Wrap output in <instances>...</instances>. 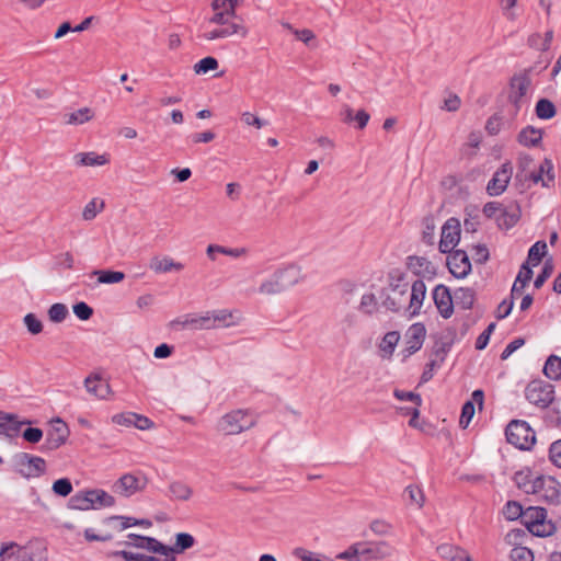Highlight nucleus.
<instances>
[{
    "instance_id": "nucleus-1",
    "label": "nucleus",
    "mask_w": 561,
    "mask_h": 561,
    "mask_svg": "<svg viewBox=\"0 0 561 561\" xmlns=\"http://www.w3.org/2000/svg\"><path fill=\"white\" fill-rule=\"evenodd\" d=\"M0 561H47L46 548L41 542L26 546L9 542L1 547Z\"/></svg>"
},
{
    "instance_id": "nucleus-2",
    "label": "nucleus",
    "mask_w": 561,
    "mask_h": 561,
    "mask_svg": "<svg viewBox=\"0 0 561 561\" xmlns=\"http://www.w3.org/2000/svg\"><path fill=\"white\" fill-rule=\"evenodd\" d=\"M256 416L249 410H232L220 417L217 430L225 435H237L252 428Z\"/></svg>"
},
{
    "instance_id": "nucleus-3",
    "label": "nucleus",
    "mask_w": 561,
    "mask_h": 561,
    "mask_svg": "<svg viewBox=\"0 0 561 561\" xmlns=\"http://www.w3.org/2000/svg\"><path fill=\"white\" fill-rule=\"evenodd\" d=\"M522 523L527 530L537 537H548L554 534L556 525L547 518V511L539 506L525 508Z\"/></svg>"
},
{
    "instance_id": "nucleus-4",
    "label": "nucleus",
    "mask_w": 561,
    "mask_h": 561,
    "mask_svg": "<svg viewBox=\"0 0 561 561\" xmlns=\"http://www.w3.org/2000/svg\"><path fill=\"white\" fill-rule=\"evenodd\" d=\"M506 439L515 447L528 450L536 442L534 430L526 421L513 420L505 430Z\"/></svg>"
},
{
    "instance_id": "nucleus-5",
    "label": "nucleus",
    "mask_w": 561,
    "mask_h": 561,
    "mask_svg": "<svg viewBox=\"0 0 561 561\" xmlns=\"http://www.w3.org/2000/svg\"><path fill=\"white\" fill-rule=\"evenodd\" d=\"M525 397L529 403L546 409L554 400V386L541 379L531 380L525 389Z\"/></svg>"
},
{
    "instance_id": "nucleus-6",
    "label": "nucleus",
    "mask_w": 561,
    "mask_h": 561,
    "mask_svg": "<svg viewBox=\"0 0 561 561\" xmlns=\"http://www.w3.org/2000/svg\"><path fill=\"white\" fill-rule=\"evenodd\" d=\"M14 467L23 478H38L46 472V461L39 456L28 453H19L13 457Z\"/></svg>"
},
{
    "instance_id": "nucleus-7",
    "label": "nucleus",
    "mask_w": 561,
    "mask_h": 561,
    "mask_svg": "<svg viewBox=\"0 0 561 561\" xmlns=\"http://www.w3.org/2000/svg\"><path fill=\"white\" fill-rule=\"evenodd\" d=\"M529 494L549 503L557 504L561 497V483L551 476H537Z\"/></svg>"
},
{
    "instance_id": "nucleus-8",
    "label": "nucleus",
    "mask_w": 561,
    "mask_h": 561,
    "mask_svg": "<svg viewBox=\"0 0 561 561\" xmlns=\"http://www.w3.org/2000/svg\"><path fill=\"white\" fill-rule=\"evenodd\" d=\"M533 71V68L525 69L524 71L515 75L511 79V92L508 95L510 102L514 104L516 110H519L524 98L526 96L530 85H531V78L530 73Z\"/></svg>"
},
{
    "instance_id": "nucleus-9",
    "label": "nucleus",
    "mask_w": 561,
    "mask_h": 561,
    "mask_svg": "<svg viewBox=\"0 0 561 561\" xmlns=\"http://www.w3.org/2000/svg\"><path fill=\"white\" fill-rule=\"evenodd\" d=\"M68 425L59 417L53 421L51 428L47 432L45 442L39 447L43 453L58 449L69 437Z\"/></svg>"
},
{
    "instance_id": "nucleus-10",
    "label": "nucleus",
    "mask_w": 561,
    "mask_h": 561,
    "mask_svg": "<svg viewBox=\"0 0 561 561\" xmlns=\"http://www.w3.org/2000/svg\"><path fill=\"white\" fill-rule=\"evenodd\" d=\"M460 221L455 218H448L442 227L439 240V251L444 254L450 253L460 240Z\"/></svg>"
},
{
    "instance_id": "nucleus-11",
    "label": "nucleus",
    "mask_w": 561,
    "mask_h": 561,
    "mask_svg": "<svg viewBox=\"0 0 561 561\" xmlns=\"http://www.w3.org/2000/svg\"><path fill=\"white\" fill-rule=\"evenodd\" d=\"M362 561H380L392 556L393 547L387 541H360Z\"/></svg>"
},
{
    "instance_id": "nucleus-12",
    "label": "nucleus",
    "mask_w": 561,
    "mask_h": 561,
    "mask_svg": "<svg viewBox=\"0 0 561 561\" xmlns=\"http://www.w3.org/2000/svg\"><path fill=\"white\" fill-rule=\"evenodd\" d=\"M513 174L511 162H505L495 171L486 185V193L490 196H499L505 192Z\"/></svg>"
},
{
    "instance_id": "nucleus-13",
    "label": "nucleus",
    "mask_w": 561,
    "mask_h": 561,
    "mask_svg": "<svg viewBox=\"0 0 561 561\" xmlns=\"http://www.w3.org/2000/svg\"><path fill=\"white\" fill-rule=\"evenodd\" d=\"M448 254L447 266L449 272L457 278H465L471 272V263L467 252L456 250Z\"/></svg>"
},
{
    "instance_id": "nucleus-14",
    "label": "nucleus",
    "mask_w": 561,
    "mask_h": 561,
    "mask_svg": "<svg viewBox=\"0 0 561 561\" xmlns=\"http://www.w3.org/2000/svg\"><path fill=\"white\" fill-rule=\"evenodd\" d=\"M146 485V479L141 476L126 473L114 484V491L123 496L129 497L141 491Z\"/></svg>"
},
{
    "instance_id": "nucleus-15",
    "label": "nucleus",
    "mask_w": 561,
    "mask_h": 561,
    "mask_svg": "<svg viewBox=\"0 0 561 561\" xmlns=\"http://www.w3.org/2000/svg\"><path fill=\"white\" fill-rule=\"evenodd\" d=\"M434 304L444 319L451 317L454 312V300L447 286L439 284L432 291Z\"/></svg>"
},
{
    "instance_id": "nucleus-16",
    "label": "nucleus",
    "mask_w": 561,
    "mask_h": 561,
    "mask_svg": "<svg viewBox=\"0 0 561 561\" xmlns=\"http://www.w3.org/2000/svg\"><path fill=\"white\" fill-rule=\"evenodd\" d=\"M234 34L245 37L248 35V30L242 24L232 22L231 24L219 25L217 28L206 31L201 35V37L205 41H215L219 38H227Z\"/></svg>"
},
{
    "instance_id": "nucleus-17",
    "label": "nucleus",
    "mask_w": 561,
    "mask_h": 561,
    "mask_svg": "<svg viewBox=\"0 0 561 561\" xmlns=\"http://www.w3.org/2000/svg\"><path fill=\"white\" fill-rule=\"evenodd\" d=\"M28 420L19 421L18 415L0 411V435L8 438L16 437L22 425L30 424Z\"/></svg>"
},
{
    "instance_id": "nucleus-18",
    "label": "nucleus",
    "mask_w": 561,
    "mask_h": 561,
    "mask_svg": "<svg viewBox=\"0 0 561 561\" xmlns=\"http://www.w3.org/2000/svg\"><path fill=\"white\" fill-rule=\"evenodd\" d=\"M425 297L426 285L422 279H416L411 285L410 301L407 308L410 317H416L420 314Z\"/></svg>"
},
{
    "instance_id": "nucleus-19",
    "label": "nucleus",
    "mask_w": 561,
    "mask_h": 561,
    "mask_svg": "<svg viewBox=\"0 0 561 561\" xmlns=\"http://www.w3.org/2000/svg\"><path fill=\"white\" fill-rule=\"evenodd\" d=\"M174 324L180 325L182 329L191 330H211L214 322L210 320L209 311L203 316L186 314L184 318H179L173 321Z\"/></svg>"
},
{
    "instance_id": "nucleus-20",
    "label": "nucleus",
    "mask_w": 561,
    "mask_h": 561,
    "mask_svg": "<svg viewBox=\"0 0 561 561\" xmlns=\"http://www.w3.org/2000/svg\"><path fill=\"white\" fill-rule=\"evenodd\" d=\"M127 537L130 540L129 542H127V545H130L138 549H145L153 553H159L162 556L164 553L165 545H163L153 537H147L137 534H128Z\"/></svg>"
},
{
    "instance_id": "nucleus-21",
    "label": "nucleus",
    "mask_w": 561,
    "mask_h": 561,
    "mask_svg": "<svg viewBox=\"0 0 561 561\" xmlns=\"http://www.w3.org/2000/svg\"><path fill=\"white\" fill-rule=\"evenodd\" d=\"M519 218L520 208L518 204L511 203L502 208L500 214L495 217V220L500 229L508 230L518 222Z\"/></svg>"
},
{
    "instance_id": "nucleus-22",
    "label": "nucleus",
    "mask_w": 561,
    "mask_h": 561,
    "mask_svg": "<svg viewBox=\"0 0 561 561\" xmlns=\"http://www.w3.org/2000/svg\"><path fill=\"white\" fill-rule=\"evenodd\" d=\"M195 539L191 534L180 533L176 535V541L174 546H165L163 556L165 561H174L176 553H182L184 550L190 549L194 546Z\"/></svg>"
},
{
    "instance_id": "nucleus-23",
    "label": "nucleus",
    "mask_w": 561,
    "mask_h": 561,
    "mask_svg": "<svg viewBox=\"0 0 561 561\" xmlns=\"http://www.w3.org/2000/svg\"><path fill=\"white\" fill-rule=\"evenodd\" d=\"M425 335L426 329L423 323H414L409 328L407 332V344L410 354L417 352L422 347Z\"/></svg>"
},
{
    "instance_id": "nucleus-24",
    "label": "nucleus",
    "mask_w": 561,
    "mask_h": 561,
    "mask_svg": "<svg viewBox=\"0 0 561 561\" xmlns=\"http://www.w3.org/2000/svg\"><path fill=\"white\" fill-rule=\"evenodd\" d=\"M84 386L89 393L101 400L106 399L111 393V387L108 382L99 376L87 377L84 380Z\"/></svg>"
},
{
    "instance_id": "nucleus-25",
    "label": "nucleus",
    "mask_w": 561,
    "mask_h": 561,
    "mask_svg": "<svg viewBox=\"0 0 561 561\" xmlns=\"http://www.w3.org/2000/svg\"><path fill=\"white\" fill-rule=\"evenodd\" d=\"M409 270L417 276H430L435 274V267L431 261L423 256L412 255L408 257Z\"/></svg>"
},
{
    "instance_id": "nucleus-26",
    "label": "nucleus",
    "mask_w": 561,
    "mask_h": 561,
    "mask_svg": "<svg viewBox=\"0 0 561 561\" xmlns=\"http://www.w3.org/2000/svg\"><path fill=\"white\" fill-rule=\"evenodd\" d=\"M529 178L535 184L540 182L543 187H550L554 182L551 161L546 159L538 171L531 172Z\"/></svg>"
},
{
    "instance_id": "nucleus-27",
    "label": "nucleus",
    "mask_w": 561,
    "mask_h": 561,
    "mask_svg": "<svg viewBox=\"0 0 561 561\" xmlns=\"http://www.w3.org/2000/svg\"><path fill=\"white\" fill-rule=\"evenodd\" d=\"M437 553L440 558L448 559L450 561H471L466 550L450 543L439 545L437 547Z\"/></svg>"
},
{
    "instance_id": "nucleus-28",
    "label": "nucleus",
    "mask_w": 561,
    "mask_h": 561,
    "mask_svg": "<svg viewBox=\"0 0 561 561\" xmlns=\"http://www.w3.org/2000/svg\"><path fill=\"white\" fill-rule=\"evenodd\" d=\"M284 289L296 285L301 278V271L297 265H287L276 271Z\"/></svg>"
},
{
    "instance_id": "nucleus-29",
    "label": "nucleus",
    "mask_w": 561,
    "mask_h": 561,
    "mask_svg": "<svg viewBox=\"0 0 561 561\" xmlns=\"http://www.w3.org/2000/svg\"><path fill=\"white\" fill-rule=\"evenodd\" d=\"M149 267L156 273H169L171 271H182L184 265L169 256H156L151 260Z\"/></svg>"
},
{
    "instance_id": "nucleus-30",
    "label": "nucleus",
    "mask_w": 561,
    "mask_h": 561,
    "mask_svg": "<svg viewBox=\"0 0 561 561\" xmlns=\"http://www.w3.org/2000/svg\"><path fill=\"white\" fill-rule=\"evenodd\" d=\"M389 288L394 294V297H402L408 293L409 284L405 282V276L400 271H392L388 275Z\"/></svg>"
},
{
    "instance_id": "nucleus-31",
    "label": "nucleus",
    "mask_w": 561,
    "mask_h": 561,
    "mask_svg": "<svg viewBox=\"0 0 561 561\" xmlns=\"http://www.w3.org/2000/svg\"><path fill=\"white\" fill-rule=\"evenodd\" d=\"M91 501L90 490L79 491L69 499L68 508L77 511L93 510Z\"/></svg>"
},
{
    "instance_id": "nucleus-32",
    "label": "nucleus",
    "mask_w": 561,
    "mask_h": 561,
    "mask_svg": "<svg viewBox=\"0 0 561 561\" xmlns=\"http://www.w3.org/2000/svg\"><path fill=\"white\" fill-rule=\"evenodd\" d=\"M76 163L84 167L104 165L108 162L105 154H98L96 152H80L75 156Z\"/></svg>"
},
{
    "instance_id": "nucleus-33",
    "label": "nucleus",
    "mask_w": 561,
    "mask_h": 561,
    "mask_svg": "<svg viewBox=\"0 0 561 561\" xmlns=\"http://www.w3.org/2000/svg\"><path fill=\"white\" fill-rule=\"evenodd\" d=\"M209 314L211 322H214V329L228 328L237 323L233 313L227 309L213 310L209 311Z\"/></svg>"
},
{
    "instance_id": "nucleus-34",
    "label": "nucleus",
    "mask_w": 561,
    "mask_h": 561,
    "mask_svg": "<svg viewBox=\"0 0 561 561\" xmlns=\"http://www.w3.org/2000/svg\"><path fill=\"white\" fill-rule=\"evenodd\" d=\"M542 138V133L540 129H537L533 126H527L520 130L518 134V141L520 145L526 147H535L537 146Z\"/></svg>"
},
{
    "instance_id": "nucleus-35",
    "label": "nucleus",
    "mask_w": 561,
    "mask_h": 561,
    "mask_svg": "<svg viewBox=\"0 0 561 561\" xmlns=\"http://www.w3.org/2000/svg\"><path fill=\"white\" fill-rule=\"evenodd\" d=\"M193 490L182 481H173L169 485V497L176 501H187L191 499Z\"/></svg>"
},
{
    "instance_id": "nucleus-36",
    "label": "nucleus",
    "mask_w": 561,
    "mask_h": 561,
    "mask_svg": "<svg viewBox=\"0 0 561 561\" xmlns=\"http://www.w3.org/2000/svg\"><path fill=\"white\" fill-rule=\"evenodd\" d=\"M542 373L550 380H561V357L550 355L543 365Z\"/></svg>"
},
{
    "instance_id": "nucleus-37",
    "label": "nucleus",
    "mask_w": 561,
    "mask_h": 561,
    "mask_svg": "<svg viewBox=\"0 0 561 561\" xmlns=\"http://www.w3.org/2000/svg\"><path fill=\"white\" fill-rule=\"evenodd\" d=\"M90 496L92 497V508L111 507L115 504V499L106 491L101 489L90 490Z\"/></svg>"
},
{
    "instance_id": "nucleus-38",
    "label": "nucleus",
    "mask_w": 561,
    "mask_h": 561,
    "mask_svg": "<svg viewBox=\"0 0 561 561\" xmlns=\"http://www.w3.org/2000/svg\"><path fill=\"white\" fill-rule=\"evenodd\" d=\"M284 290V286L282 285L276 271L271 275L270 278L263 280L259 287V293L263 295H276Z\"/></svg>"
},
{
    "instance_id": "nucleus-39",
    "label": "nucleus",
    "mask_w": 561,
    "mask_h": 561,
    "mask_svg": "<svg viewBox=\"0 0 561 561\" xmlns=\"http://www.w3.org/2000/svg\"><path fill=\"white\" fill-rule=\"evenodd\" d=\"M537 476H535L530 470H522L515 473L514 481L519 490L529 494L533 489V482Z\"/></svg>"
},
{
    "instance_id": "nucleus-40",
    "label": "nucleus",
    "mask_w": 561,
    "mask_h": 561,
    "mask_svg": "<svg viewBox=\"0 0 561 561\" xmlns=\"http://www.w3.org/2000/svg\"><path fill=\"white\" fill-rule=\"evenodd\" d=\"M94 114L90 107H82L68 114L66 123L69 125H82L93 118Z\"/></svg>"
},
{
    "instance_id": "nucleus-41",
    "label": "nucleus",
    "mask_w": 561,
    "mask_h": 561,
    "mask_svg": "<svg viewBox=\"0 0 561 561\" xmlns=\"http://www.w3.org/2000/svg\"><path fill=\"white\" fill-rule=\"evenodd\" d=\"M547 253V243L545 241H537L533 244L528 251L527 263H530L533 266L538 265L542 257Z\"/></svg>"
},
{
    "instance_id": "nucleus-42",
    "label": "nucleus",
    "mask_w": 561,
    "mask_h": 561,
    "mask_svg": "<svg viewBox=\"0 0 561 561\" xmlns=\"http://www.w3.org/2000/svg\"><path fill=\"white\" fill-rule=\"evenodd\" d=\"M455 301L462 309H470L474 302V291L471 288H459L455 291Z\"/></svg>"
},
{
    "instance_id": "nucleus-43",
    "label": "nucleus",
    "mask_w": 561,
    "mask_h": 561,
    "mask_svg": "<svg viewBox=\"0 0 561 561\" xmlns=\"http://www.w3.org/2000/svg\"><path fill=\"white\" fill-rule=\"evenodd\" d=\"M536 115L541 119H550L556 115V106L548 99H540L536 104Z\"/></svg>"
},
{
    "instance_id": "nucleus-44",
    "label": "nucleus",
    "mask_w": 561,
    "mask_h": 561,
    "mask_svg": "<svg viewBox=\"0 0 561 561\" xmlns=\"http://www.w3.org/2000/svg\"><path fill=\"white\" fill-rule=\"evenodd\" d=\"M400 340V335L397 331H390L385 334L381 343L380 350L385 353L386 356H391L394 352V348Z\"/></svg>"
},
{
    "instance_id": "nucleus-45",
    "label": "nucleus",
    "mask_w": 561,
    "mask_h": 561,
    "mask_svg": "<svg viewBox=\"0 0 561 561\" xmlns=\"http://www.w3.org/2000/svg\"><path fill=\"white\" fill-rule=\"evenodd\" d=\"M524 513L525 508L516 501H508L503 508V514L508 520H516L518 518L523 520Z\"/></svg>"
},
{
    "instance_id": "nucleus-46",
    "label": "nucleus",
    "mask_w": 561,
    "mask_h": 561,
    "mask_svg": "<svg viewBox=\"0 0 561 561\" xmlns=\"http://www.w3.org/2000/svg\"><path fill=\"white\" fill-rule=\"evenodd\" d=\"M93 274L98 275L101 284H116L125 278V274L118 271H94Z\"/></svg>"
},
{
    "instance_id": "nucleus-47",
    "label": "nucleus",
    "mask_w": 561,
    "mask_h": 561,
    "mask_svg": "<svg viewBox=\"0 0 561 561\" xmlns=\"http://www.w3.org/2000/svg\"><path fill=\"white\" fill-rule=\"evenodd\" d=\"M104 208V202L92 198L83 208L82 218L87 221L93 220Z\"/></svg>"
},
{
    "instance_id": "nucleus-48",
    "label": "nucleus",
    "mask_w": 561,
    "mask_h": 561,
    "mask_svg": "<svg viewBox=\"0 0 561 561\" xmlns=\"http://www.w3.org/2000/svg\"><path fill=\"white\" fill-rule=\"evenodd\" d=\"M69 314L68 308L66 305L56 302L51 305L48 309V318L51 322L60 323L62 322L67 316Z\"/></svg>"
},
{
    "instance_id": "nucleus-49",
    "label": "nucleus",
    "mask_w": 561,
    "mask_h": 561,
    "mask_svg": "<svg viewBox=\"0 0 561 561\" xmlns=\"http://www.w3.org/2000/svg\"><path fill=\"white\" fill-rule=\"evenodd\" d=\"M53 492L61 497H66L71 494L73 488L70 479L68 478H60L56 481H54L51 485Z\"/></svg>"
},
{
    "instance_id": "nucleus-50",
    "label": "nucleus",
    "mask_w": 561,
    "mask_h": 561,
    "mask_svg": "<svg viewBox=\"0 0 561 561\" xmlns=\"http://www.w3.org/2000/svg\"><path fill=\"white\" fill-rule=\"evenodd\" d=\"M206 252H207L208 256H211L213 252H217V253L229 255V256H232V257H239V256H241L245 252V250L241 249V248H226V247H222V245L209 244L207 247V251Z\"/></svg>"
},
{
    "instance_id": "nucleus-51",
    "label": "nucleus",
    "mask_w": 561,
    "mask_h": 561,
    "mask_svg": "<svg viewBox=\"0 0 561 561\" xmlns=\"http://www.w3.org/2000/svg\"><path fill=\"white\" fill-rule=\"evenodd\" d=\"M360 541L351 545L345 551L340 552L336 558L348 561H362Z\"/></svg>"
},
{
    "instance_id": "nucleus-52",
    "label": "nucleus",
    "mask_w": 561,
    "mask_h": 561,
    "mask_svg": "<svg viewBox=\"0 0 561 561\" xmlns=\"http://www.w3.org/2000/svg\"><path fill=\"white\" fill-rule=\"evenodd\" d=\"M114 556L122 558L124 561H161L157 557L146 556L142 553H136L126 550L116 551L114 552Z\"/></svg>"
},
{
    "instance_id": "nucleus-53",
    "label": "nucleus",
    "mask_w": 561,
    "mask_h": 561,
    "mask_svg": "<svg viewBox=\"0 0 561 561\" xmlns=\"http://www.w3.org/2000/svg\"><path fill=\"white\" fill-rule=\"evenodd\" d=\"M404 495H408L411 504L421 508L424 504L423 491L416 485H408L404 490Z\"/></svg>"
},
{
    "instance_id": "nucleus-54",
    "label": "nucleus",
    "mask_w": 561,
    "mask_h": 561,
    "mask_svg": "<svg viewBox=\"0 0 561 561\" xmlns=\"http://www.w3.org/2000/svg\"><path fill=\"white\" fill-rule=\"evenodd\" d=\"M218 68V61L214 57H205L194 65V71L196 73H207L208 71L216 70Z\"/></svg>"
},
{
    "instance_id": "nucleus-55",
    "label": "nucleus",
    "mask_w": 561,
    "mask_h": 561,
    "mask_svg": "<svg viewBox=\"0 0 561 561\" xmlns=\"http://www.w3.org/2000/svg\"><path fill=\"white\" fill-rule=\"evenodd\" d=\"M510 558L512 561H533V551L526 547L517 546L511 550Z\"/></svg>"
},
{
    "instance_id": "nucleus-56",
    "label": "nucleus",
    "mask_w": 561,
    "mask_h": 561,
    "mask_svg": "<svg viewBox=\"0 0 561 561\" xmlns=\"http://www.w3.org/2000/svg\"><path fill=\"white\" fill-rule=\"evenodd\" d=\"M474 415V403L472 401H467L462 405L461 414L459 419V425L462 428H466L469 423L471 422L472 417Z\"/></svg>"
},
{
    "instance_id": "nucleus-57",
    "label": "nucleus",
    "mask_w": 561,
    "mask_h": 561,
    "mask_svg": "<svg viewBox=\"0 0 561 561\" xmlns=\"http://www.w3.org/2000/svg\"><path fill=\"white\" fill-rule=\"evenodd\" d=\"M553 272V264L551 260H547L541 268V272L537 275L534 286L535 288H540L545 282L551 276Z\"/></svg>"
},
{
    "instance_id": "nucleus-58",
    "label": "nucleus",
    "mask_w": 561,
    "mask_h": 561,
    "mask_svg": "<svg viewBox=\"0 0 561 561\" xmlns=\"http://www.w3.org/2000/svg\"><path fill=\"white\" fill-rule=\"evenodd\" d=\"M370 530L378 536H386L391 533L392 526L383 519H375L369 525Z\"/></svg>"
},
{
    "instance_id": "nucleus-59",
    "label": "nucleus",
    "mask_w": 561,
    "mask_h": 561,
    "mask_svg": "<svg viewBox=\"0 0 561 561\" xmlns=\"http://www.w3.org/2000/svg\"><path fill=\"white\" fill-rule=\"evenodd\" d=\"M24 324L32 334H38L43 330L42 321L34 313H27L24 317Z\"/></svg>"
},
{
    "instance_id": "nucleus-60",
    "label": "nucleus",
    "mask_w": 561,
    "mask_h": 561,
    "mask_svg": "<svg viewBox=\"0 0 561 561\" xmlns=\"http://www.w3.org/2000/svg\"><path fill=\"white\" fill-rule=\"evenodd\" d=\"M377 300L374 294L368 293L364 294L360 298V305L359 308L362 311L366 313H373L376 309Z\"/></svg>"
},
{
    "instance_id": "nucleus-61",
    "label": "nucleus",
    "mask_w": 561,
    "mask_h": 561,
    "mask_svg": "<svg viewBox=\"0 0 561 561\" xmlns=\"http://www.w3.org/2000/svg\"><path fill=\"white\" fill-rule=\"evenodd\" d=\"M393 396L400 401H412L415 403V407H420L422 404L421 396L412 391L396 389Z\"/></svg>"
},
{
    "instance_id": "nucleus-62",
    "label": "nucleus",
    "mask_w": 561,
    "mask_h": 561,
    "mask_svg": "<svg viewBox=\"0 0 561 561\" xmlns=\"http://www.w3.org/2000/svg\"><path fill=\"white\" fill-rule=\"evenodd\" d=\"M549 460L552 465L561 469V438L550 445Z\"/></svg>"
},
{
    "instance_id": "nucleus-63",
    "label": "nucleus",
    "mask_w": 561,
    "mask_h": 561,
    "mask_svg": "<svg viewBox=\"0 0 561 561\" xmlns=\"http://www.w3.org/2000/svg\"><path fill=\"white\" fill-rule=\"evenodd\" d=\"M73 313L80 320H89L93 314V309L85 302L80 301L73 306Z\"/></svg>"
},
{
    "instance_id": "nucleus-64",
    "label": "nucleus",
    "mask_w": 561,
    "mask_h": 561,
    "mask_svg": "<svg viewBox=\"0 0 561 561\" xmlns=\"http://www.w3.org/2000/svg\"><path fill=\"white\" fill-rule=\"evenodd\" d=\"M214 15L209 19V23L217 25H228L231 24L230 19L236 16V13H230L228 11H214Z\"/></svg>"
}]
</instances>
